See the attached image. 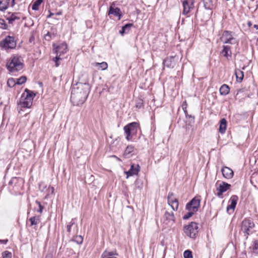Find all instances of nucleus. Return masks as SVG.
Masks as SVG:
<instances>
[{
	"mask_svg": "<svg viewBox=\"0 0 258 258\" xmlns=\"http://www.w3.org/2000/svg\"><path fill=\"white\" fill-rule=\"evenodd\" d=\"M134 147L133 146H128L124 152V156L126 157H130L131 156V154L134 151Z\"/></svg>",
	"mask_w": 258,
	"mask_h": 258,
	"instance_id": "28",
	"label": "nucleus"
},
{
	"mask_svg": "<svg viewBox=\"0 0 258 258\" xmlns=\"http://www.w3.org/2000/svg\"><path fill=\"white\" fill-rule=\"evenodd\" d=\"M117 254L116 251H110V252L105 251L103 253L102 255L104 257L106 258L107 257L113 256V255H117Z\"/></svg>",
	"mask_w": 258,
	"mask_h": 258,
	"instance_id": "31",
	"label": "nucleus"
},
{
	"mask_svg": "<svg viewBox=\"0 0 258 258\" xmlns=\"http://www.w3.org/2000/svg\"><path fill=\"white\" fill-rule=\"evenodd\" d=\"M235 75L236 77L237 81L241 82L243 78V72L239 69H236L235 71Z\"/></svg>",
	"mask_w": 258,
	"mask_h": 258,
	"instance_id": "26",
	"label": "nucleus"
},
{
	"mask_svg": "<svg viewBox=\"0 0 258 258\" xmlns=\"http://www.w3.org/2000/svg\"><path fill=\"white\" fill-rule=\"evenodd\" d=\"M15 0H0V11H4L9 7H13Z\"/></svg>",
	"mask_w": 258,
	"mask_h": 258,
	"instance_id": "15",
	"label": "nucleus"
},
{
	"mask_svg": "<svg viewBox=\"0 0 258 258\" xmlns=\"http://www.w3.org/2000/svg\"><path fill=\"white\" fill-rule=\"evenodd\" d=\"M3 258H11L12 253L8 251H5L3 253Z\"/></svg>",
	"mask_w": 258,
	"mask_h": 258,
	"instance_id": "39",
	"label": "nucleus"
},
{
	"mask_svg": "<svg viewBox=\"0 0 258 258\" xmlns=\"http://www.w3.org/2000/svg\"><path fill=\"white\" fill-rule=\"evenodd\" d=\"M254 223L249 219H245L242 221L241 230L245 233V236L249 235L251 230L254 227Z\"/></svg>",
	"mask_w": 258,
	"mask_h": 258,
	"instance_id": "9",
	"label": "nucleus"
},
{
	"mask_svg": "<svg viewBox=\"0 0 258 258\" xmlns=\"http://www.w3.org/2000/svg\"><path fill=\"white\" fill-rule=\"evenodd\" d=\"M38 85L39 86V90L36 93H34L33 92V98L36 95V94L37 93H38V92H42V90H42V83L41 82H38Z\"/></svg>",
	"mask_w": 258,
	"mask_h": 258,
	"instance_id": "41",
	"label": "nucleus"
},
{
	"mask_svg": "<svg viewBox=\"0 0 258 258\" xmlns=\"http://www.w3.org/2000/svg\"><path fill=\"white\" fill-rule=\"evenodd\" d=\"M35 205L36 206L38 207V209H36V207H35V211H37L38 212L41 213L43 210V207L41 205L40 203L38 201L35 202Z\"/></svg>",
	"mask_w": 258,
	"mask_h": 258,
	"instance_id": "35",
	"label": "nucleus"
},
{
	"mask_svg": "<svg viewBox=\"0 0 258 258\" xmlns=\"http://www.w3.org/2000/svg\"><path fill=\"white\" fill-rule=\"evenodd\" d=\"M216 0H203L206 9L212 10L214 7V3Z\"/></svg>",
	"mask_w": 258,
	"mask_h": 258,
	"instance_id": "23",
	"label": "nucleus"
},
{
	"mask_svg": "<svg viewBox=\"0 0 258 258\" xmlns=\"http://www.w3.org/2000/svg\"><path fill=\"white\" fill-rule=\"evenodd\" d=\"M90 91L88 83H78L72 87L71 101L74 105H82L86 101Z\"/></svg>",
	"mask_w": 258,
	"mask_h": 258,
	"instance_id": "1",
	"label": "nucleus"
},
{
	"mask_svg": "<svg viewBox=\"0 0 258 258\" xmlns=\"http://www.w3.org/2000/svg\"><path fill=\"white\" fill-rule=\"evenodd\" d=\"M44 0H36L33 4V10H38L39 5Z\"/></svg>",
	"mask_w": 258,
	"mask_h": 258,
	"instance_id": "33",
	"label": "nucleus"
},
{
	"mask_svg": "<svg viewBox=\"0 0 258 258\" xmlns=\"http://www.w3.org/2000/svg\"><path fill=\"white\" fill-rule=\"evenodd\" d=\"M125 33H126L125 31L124 30V29H123V27H122L121 30L119 31V33L121 35H123Z\"/></svg>",
	"mask_w": 258,
	"mask_h": 258,
	"instance_id": "44",
	"label": "nucleus"
},
{
	"mask_svg": "<svg viewBox=\"0 0 258 258\" xmlns=\"http://www.w3.org/2000/svg\"><path fill=\"white\" fill-rule=\"evenodd\" d=\"M176 63L175 58L173 57L166 58L164 61V66L168 68H173L175 66Z\"/></svg>",
	"mask_w": 258,
	"mask_h": 258,
	"instance_id": "21",
	"label": "nucleus"
},
{
	"mask_svg": "<svg viewBox=\"0 0 258 258\" xmlns=\"http://www.w3.org/2000/svg\"><path fill=\"white\" fill-rule=\"evenodd\" d=\"M248 26H250L251 25V23H250V22H249L248 23Z\"/></svg>",
	"mask_w": 258,
	"mask_h": 258,
	"instance_id": "50",
	"label": "nucleus"
},
{
	"mask_svg": "<svg viewBox=\"0 0 258 258\" xmlns=\"http://www.w3.org/2000/svg\"><path fill=\"white\" fill-rule=\"evenodd\" d=\"M221 54L229 59L231 57L232 52L230 49V47L228 45H224L223 49L221 52Z\"/></svg>",
	"mask_w": 258,
	"mask_h": 258,
	"instance_id": "22",
	"label": "nucleus"
},
{
	"mask_svg": "<svg viewBox=\"0 0 258 258\" xmlns=\"http://www.w3.org/2000/svg\"><path fill=\"white\" fill-rule=\"evenodd\" d=\"M164 219L168 223H173L175 221V216L172 211H166L164 215Z\"/></svg>",
	"mask_w": 258,
	"mask_h": 258,
	"instance_id": "18",
	"label": "nucleus"
},
{
	"mask_svg": "<svg viewBox=\"0 0 258 258\" xmlns=\"http://www.w3.org/2000/svg\"><path fill=\"white\" fill-rule=\"evenodd\" d=\"M220 39L224 43L235 44L237 43V40L233 37L231 33L227 31L223 33Z\"/></svg>",
	"mask_w": 258,
	"mask_h": 258,
	"instance_id": "12",
	"label": "nucleus"
},
{
	"mask_svg": "<svg viewBox=\"0 0 258 258\" xmlns=\"http://www.w3.org/2000/svg\"><path fill=\"white\" fill-rule=\"evenodd\" d=\"M74 224V222H73V220H72L71 222L67 225V231L68 232H71V229L72 225H73Z\"/></svg>",
	"mask_w": 258,
	"mask_h": 258,
	"instance_id": "43",
	"label": "nucleus"
},
{
	"mask_svg": "<svg viewBox=\"0 0 258 258\" xmlns=\"http://www.w3.org/2000/svg\"><path fill=\"white\" fill-rule=\"evenodd\" d=\"M230 89L228 85L224 84L220 88L219 91L221 95H226L229 92Z\"/></svg>",
	"mask_w": 258,
	"mask_h": 258,
	"instance_id": "25",
	"label": "nucleus"
},
{
	"mask_svg": "<svg viewBox=\"0 0 258 258\" xmlns=\"http://www.w3.org/2000/svg\"><path fill=\"white\" fill-rule=\"evenodd\" d=\"M238 198L236 196H232L230 199V204L227 207V211L228 212L230 210H232L233 211L235 208L237 204V202Z\"/></svg>",
	"mask_w": 258,
	"mask_h": 258,
	"instance_id": "20",
	"label": "nucleus"
},
{
	"mask_svg": "<svg viewBox=\"0 0 258 258\" xmlns=\"http://www.w3.org/2000/svg\"><path fill=\"white\" fill-rule=\"evenodd\" d=\"M223 176L227 179H231L233 176V170L229 167H224L221 169Z\"/></svg>",
	"mask_w": 258,
	"mask_h": 258,
	"instance_id": "19",
	"label": "nucleus"
},
{
	"mask_svg": "<svg viewBox=\"0 0 258 258\" xmlns=\"http://www.w3.org/2000/svg\"><path fill=\"white\" fill-rule=\"evenodd\" d=\"M113 5L112 4L110 7L108 14L109 15L112 14L115 16H117L118 17V19L120 20L122 16L120 10L118 8H114Z\"/></svg>",
	"mask_w": 258,
	"mask_h": 258,
	"instance_id": "17",
	"label": "nucleus"
},
{
	"mask_svg": "<svg viewBox=\"0 0 258 258\" xmlns=\"http://www.w3.org/2000/svg\"><path fill=\"white\" fill-rule=\"evenodd\" d=\"M184 258H192V252L189 250H185L183 253Z\"/></svg>",
	"mask_w": 258,
	"mask_h": 258,
	"instance_id": "34",
	"label": "nucleus"
},
{
	"mask_svg": "<svg viewBox=\"0 0 258 258\" xmlns=\"http://www.w3.org/2000/svg\"><path fill=\"white\" fill-rule=\"evenodd\" d=\"M8 69L11 72H17L23 68V63L20 58L17 56H14L11 61L7 64Z\"/></svg>",
	"mask_w": 258,
	"mask_h": 258,
	"instance_id": "5",
	"label": "nucleus"
},
{
	"mask_svg": "<svg viewBox=\"0 0 258 258\" xmlns=\"http://www.w3.org/2000/svg\"><path fill=\"white\" fill-rule=\"evenodd\" d=\"M17 84L16 79L14 78H10L8 80L7 85L10 87H13Z\"/></svg>",
	"mask_w": 258,
	"mask_h": 258,
	"instance_id": "29",
	"label": "nucleus"
},
{
	"mask_svg": "<svg viewBox=\"0 0 258 258\" xmlns=\"http://www.w3.org/2000/svg\"><path fill=\"white\" fill-rule=\"evenodd\" d=\"M24 183V180L22 178L13 177L9 182L10 187L14 190H19L22 187Z\"/></svg>",
	"mask_w": 258,
	"mask_h": 258,
	"instance_id": "11",
	"label": "nucleus"
},
{
	"mask_svg": "<svg viewBox=\"0 0 258 258\" xmlns=\"http://www.w3.org/2000/svg\"><path fill=\"white\" fill-rule=\"evenodd\" d=\"M7 241H8V240H0V242H2L4 244H6Z\"/></svg>",
	"mask_w": 258,
	"mask_h": 258,
	"instance_id": "47",
	"label": "nucleus"
},
{
	"mask_svg": "<svg viewBox=\"0 0 258 258\" xmlns=\"http://www.w3.org/2000/svg\"><path fill=\"white\" fill-rule=\"evenodd\" d=\"M140 128L139 123L133 122L124 126V131L126 135V139L127 141L131 140L133 137L136 135L138 130Z\"/></svg>",
	"mask_w": 258,
	"mask_h": 258,
	"instance_id": "3",
	"label": "nucleus"
},
{
	"mask_svg": "<svg viewBox=\"0 0 258 258\" xmlns=\"http://www.w3.org/2000/svg\"><path fill=\"white\" fill-rule=\"evenodd\" d=\"M18 19L16 16L14 15H11L9 18L8 20L9 22L11 23H13V22L16 20Z\"/></svg>",
	"mask_w": 258,
	"mask_h": 258,
	"instance_id": "42",
	"label": "nucleus"
},
{
	"mask_svg": "<svg viewBox=\"0 0 258 258\" xmlns=\"http://www.w3.org/2000/svg\"><path fill=\"white\" fill-rule=\"evenodd\" d=\"M253 250L254 253L258 254V240H255L254 242Z\"/></svg>",
	"mask_w": 258,
	"mask_h": 258,
	"instance_id": "38",
	"label": "nucleus"
},
{
	"mask_svg": "<svg viewBox=\"0 0 258 258\" xmlns=\"http://www.w3.org/2000/svg\"><path fill=\"white\" fill-rule=\"evenodd\" d=\"M0 45L5 49H13L16 47V42L13 37L9 36L1 42Z\"/></svg>",
	"mask_w": 258,
	"mask_h": 258,
	"instance_id": "7",
	"label": "nucleus"
},
{
	"mask_svg": "<svg viewBox=\"0 0 258 258\" xmlns=\"http://www.w3.org/2000/svg\"><path fill=\"white\" fill-rule=\"evenodd\" d=\"M168 204L170 205L173 211H177L178 208V201L174 196L172 192H169L168 197Z\"/></svg>",
	"mask_w": 258,
	"mask_h": 258,
	"instance_id": "13",
	"label": "nucleus"
},
{
	"mask_svg": "<svg viewBox=\"0 0 258 258\" xmlns=\"http://www.w3.org/2000/svg\"><path fill=\"white\" fill-rule=\"evenodd\" d=\"M201 199L199 197H196L193 198L186 205V209L188 211H192L194 212L198 211L200 206Z\"/></svg>",
	"mask_w": 258,
	"mask_h": 258,
	"instance_id": "8",
	"label": "nucleus"
},
{
	"mask_svg": "<svg viewBox=\"0 0 258 258\" xmlns=\"http://www.w3.org/2000/svg\"><path fill=\"white\" fill-rule=\"evenodd\" d=\"M67 51V45L66 43H62L60 45L57 46L55 48V53L56 56L53 58V60L55 62V66L58 67L59 64L58 63V60L61 59L60 56L61 54L66 53Z\"/></svg>",
	"mask_w": 258,
	"mask_h": 258,
	"instance_id": "6",
	"label": "nucleus"
},
{
	"mask_svg": "<svg viewBox=\"0 0 258 258\" xmlns=\"http://www.w3.org/2000/svg\"><path fill=\"white\" fill-rule=\"evenodd\" d=\"M50 33L48 32L47 33V34L46 35H45V39L46 40H48V38H47L48 37H50Z\"/></svg>",
	"mask_w": 258,
	"mask_h": 258,
	"instance_id": "45",
	"label": "nucleus"
},
{
	"mask_svg": "<svg viewBox=\"0 0 258 258\" xmlns=\"http://www.w3.org/2000/svg\"><path fill=\"white\" fill-rule=\"evenodd\" d=\"M194 213L195 212L192 211H188V212L184 215L183 218L185 220L188 219L191 217L194 214Z\"/></svg>",
	"mask_w": 258,
	"mask_h": 258,
	"instance_id": "36",
	"label": "nucleus"
},
{
	"mask_svg": "<svg viewBox=\"0 0 258 258\" xmlns=\"http://www.w3.org/2000/svg\"><path fill=\"white\" fill-rule=\"evenodd\" d=\"M0 28L3 29H6L7 28V25L3 19H0Z\"/></svg>",
	"mask_w": 258,
	"mask_h": 258,
	"instance_id": "37",
	"label": "nucleus"
},
{
	"mask_svg": "<svg viewBox=\"0 0 258 258\" xmlns=\"http://www.w3.org/2000/svg\"><path fill=\"white\" fill-rule=\"evenodd\" d=\"M253 27L255 28L256 30L258 29V25H254Z\"/></svg>",
	"mask_w": 258,
	"mask_h": 258,
	"instance_id": "48",
	"label": "nucleus"
},
{
	"mask_svg": "<svg viewBox=\"0 0 258 258\" xmlns=\"http://www.w3.org/2000/svg\"><path fill=\"white\" fill-rule=\"evenodd\" d=\"M133 24L130 23V24H126L122 27H123V29H124V30L125 31L126 33H127L130 31V28L133 26Z\"/></svg>",
	"mask_w": 258,
	"mask_h": 258,
	"instance_id": "40",
	"label": "nucleus"
},
{
	"mask_svg": "<svg viewBox=\"0 0 258 258\" xmlns=\"http://www.w3.org/2000/svg\"><path fill=\"white\" fill-rule=\"evenodd\" d=\"M26 77L25 76H22L19 79H16L17 84L18 85H21L24 83L26 81Z\"/></svg>",
	"mask_w": 258,
	"mask_h": 258,
	"instance_id": "32",
	"label": "nucleus"
},
{
	"mask_svg": "<svg viewBox=\"0 0 258 258\" xmlns=\"http://www.w3.org/2000/svg\"><path fill=\"white\" fill-rule=\"evenodd\" d=\"M94 66L96 67H98V69H100L102 71H104L107 70L108 68V64L106 62H102L101 63L95 62L94 63Z\"/></svg>",
	"mask_w": 258,
	"mask_h": 258,
	"instance_id": "27",
	"label": "nucleus"
},
{
	"mask_svg": "<svg viewBox=\"0 0 258 258\" xmlns=\"http://www.w3.org/2000/svg\"><path fill=\"white\" fill-rule=\"evenodd\" d=\"M231 185L222 181L216 188V195L219 198H222L223 193L230 188Z\"/></svg>",
	"mask_w": 258,
	"mask_h": 258,
	"instance_id": "14",
	"label": "nucleus"
},
{
	"mask_svg": "<svg viewBox=\"0 0 258 258\" xmlns=\"http://www.w3.org/2000/svg\"><path fill=\"white\" fill-rule=\"evenodd\" d=\"M227 127V121L225 118H223L220 120V123L219 126V132L221 134H223L225 132Z\"/></svg>",
	"mask_w": 258,
	"mask_h": 258,
	"instance_id": "24",
	"label": "nucleus"
},
{
	"mask_svg": "<svg viewBox=\"0 0 258 258\" xmlns=\"http://www.w3.org/2000/svg\"><path fill=\"white\" fill-rule=\"evenodd\" d=\"M32 105V92L26 89L18 103V111L20 113V110H23L24 109H30Z\"/></svg>",
	"mask_w": 258,
	"mask_h": 258,
	"instance_id": "2",
	"label": "nucleus"
},
{
	"mask_svg": "<svg viewBox=\"0 0 258 258\" xmlns=\"http://www.w3.org/2000/svg\"><path fill=\"white\" fill-rule=\"evenodd\" d=\"M183 231L187 236L191 238H195L199 232V227L197 223L191 222L189 224L185 225Z\"/></svg>",
	"mask_w": 258,
	"mask_h": 258,
	"instance_id": "4",
	"label": "nucleus"
},
{
	"mask_svg": "<svg viewBox=\"0 0 258 258\" xmlns=\"http://www.w3.org/2000/svg\"><path fill=\"white\" fill-rule=\"evenodd\" d=\"M33 225L36 224V223H35V218L33 217Z\"/></svg>",
	"mask_w": 258,
	"mask_h": 258,
	"instance_id": "49",
	"label": "nucleus"
},
{
	"mask_svg": "<svg viewBox=\"0 0 258 258\" xmlns=\"http://www.w3.org/2000/svg\"><path fill=\"white\" fill-rule=\"evenodd\" d=\"M195 0H183L182 14L187 15L192 11L195 9Z\"/></svg>",
	"mask_w": 258,
	"mask_h": 258,
	"instance_id": "10",
	"label": "nucleus"
},
{
	"mask_svg": "<svg viewBox=\"0 0 258 258\" xmlns=\"http://www.w3.org/2000/svg\"><path fill=\"white\" fill-rule=\"evenodd\" d=\"M28 221L30 223V225L32 226V221H33L32 217H30Z\"/></svg>",
	"mask_w": 258,
	"mask_h": 258,
	"instance_id": "46",
	"label": "nucleus"
},
{
	"mask_svg": "<svg viewBox=\"0 0 258 258\" xmlns=\"http://www.w3.org/2000/svg\"><path fill=\"white\" fill-rule=\"evenodd\" d=\"M139 169L140 167L138 164L132 165L130 169L128 171L125 172V173L127 175L126 177L128 178L129 176L137 174Z\"/></svg>",
	"mask_w": 258,
	"mask_h": 258,
	"instance_id": "16",
	"label": "nucleus"
},
{
	"mask_svg": "<svg viewBox=\"0 0 258 258\" xmlns=\"http://www.w3.org/2000/svg\"><path fill=\"white\" fill-rule=\"evenodd\" d=\"M72 240L80 244L83 242V238L80 235L76 236L73 237Z\"/></svg>",
	"mask_w": 258,
	"mask_h": 258,
	"instance_id": "30",
	"label": "nucleus"
},
{
	"mask_svg": "<svg viewBox=\"0 0 258 258\" xmlns=\"http://www.w3.org/2000/svg\"><path fill=\"white\" fill-rule=\"evenodd\" d=\"M30 214V210H29V211H28V214Z\"/></svg>",
	"mask_w": 258,
	"mask_h": 258,
	"instance_id": "51",
	"label": "nucleus"
}]
</instances>
